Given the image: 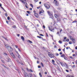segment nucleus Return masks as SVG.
<instances>
[{"mask_svg": "<svg viewBox=\"0 0 77 77\" xmlns=\"http://www.w3.org/2000/svg\"><path fill=\"white\" fill-rule=\"evenodd\" d=\"M59 30L60 31V33H61V32H62V29H59Z\"/></svg>", "mask_w": 77, "mask_h": 77, "instance_id": "23", "label": "nucleus"}, {"mask_svg": "<svg viewBox=\"0 0 77 77\" xmlns=\"http://www.w3.org/2000/svg\"><path fill=\"white\" fill-rule=\"evenodd\" d=\"M26 16H29V14H26Z\"/></svg>", "mask_w": 77, "mask_h": 77, "instance_id": "64", "label": "nucleus"}, {"mask_svg": "<svg viewBox=\"0 0 77 77\" xmlns=\"http://www.w3.org/2000/svg\"><path fill=\"white\" fill-rule=\"evenodd\" d=\"M44 12V10H42V11H40L39 12V14H42V13H43V12Z\"/></svg>", "mask_w": 77, "mask_h": 77, "instance_id": "9", "label": "nucleus"}, {"mask_svg": "<svg viewBox=\"0 0 77 77\" xmlns=\"http://www.w3.org/2000/svg\"><path fill=\"white\" fill-rule=\"evenodd\" d=\"M60 54H62V52H60Z\"/></svg>", "mask_w": 77, "mask_h": 77, "instance_id": "50", "label": "nucleus"}, {"mask_svg": "<svg viewBox=\"0 0 77 77\" xmlns=\"http://www.w3.org/2000/svg\"><path fill=\"white\" fill-rule=\"evenodd\" d=\"M46 35L47 36H48V34H47V33H46Z\"/></svg>", "mask_w": 77, "mask_h": 77, "instance_id": "58", "label": "nucleus"}, {"mask_svg": "<svg viewBox=\"0 0 77 77\" xmlns=\"http://www.w3.org/2000/svg\"><path fill=\"white\" fill-rule=\"evenodd\" d=\"M75 65H73L72 66V68H75Z\"/></svg>", "mask_w": 77, "mask_h": 77, "instance_id": "31", "label": "nucleus"}, {"mask_svg": "<svg viewBox=\"0 0 77 77\" xmlns=\"http://www.w3.org/2000/svg\"><path fill=\"white\" fill-rule=\"evenodd\" d=\"M77 23V21L76 20H74V21H73L72 23Z\"/></svg>", "mask_w": 77, "mask_h": 77, "instance_id": "32", "label": "nucleus"}, {"mask_svg": "<svg viewBox=\"0 0 77 77\" xmlns=\"http://www.w3.org/2000/svg\"><path fill=\"white\" fill-rule=\"evenodd\" d=\"M7 60H8L7 61L8 62H9L11 61V59H10L9 58H7Z\"/></svg>", "mask_w": 77, "mask_h": 77, "instance_id": "14", "label": "nucleus"}, {"mask_svg": "<svg viewBox=\"0 0 77 77\" xmlns=\"http://www.w3.org/2000/svg\"><path fill=\"white\" fill-rule=\"evenodd\" d=\"M59 54H58V53H56V56H59Z\"/></svg>", "mask_w": 77, "mask_h": 77, "instance_id": "38", "label": "nucleus"}, {"mask_svg": "<svg viewBox=\"0 0 77 77\" xmlns=\"http://www.w3.org/2000/svg\"><path fill=\"white\" fill-rule=\"evenodd\" d=\"M39 75L40 76V77H42V75L41 74V73H39Z\"/></svg>", "mask_w": 77, "mask_h": 77, "instance_id": "21", "label": "nucleus"}, {"mask_svg": "<svg viewBox=\"0 0 77 77\" xmlns=\"http://www.w3.org/2000/svg\"><path fill=\"white\" fill-rule=\"evenodd\" d=\"M20 1L22 2V3H23V4H24V5H27V3H26V2H25L26 1V0H20Z\"/></svg>", "mask_w": 77, "mask_h": 77, "instance_id": "5", "label": "nucleus"}, {"mask_svg": "<svg viewBox=\"0 0 77 77\" xmlns=\"http://www.w3.org/2000/svg\"><path fill=\"white\" fill-rule=\"evenodd\" d=\"M29 71L31 72H33V71H32V70L31 69H29Z\"/></svg>", "mask_w": 77, "mask_h": 77, "instance_id": "44", "label": "nucleus"}, {"mask_svg": "<svg viewBox=\"0 0 77 77\" xmlns=\"http://www.w3.org/2000/svg\"><path fill=\"white\" fill-rule=\"evenodd\" d=\"M66 72H69V71H68V70H66Z\"/></svg>", "mask_w": 77, "mask_h": 77, "instance_id": "46", "label": "nucleus"}, {"mask_svg": "<svg viewBox=\"0 0 77 77\" xmlns=\"http://www.w3.org/2000/svg\"><path fill=\"white\" fill-rule=\"evenodd\" d=\"M5 17H7L8 16V14H7V13H6L5 14Z\"/></svg>", "mask_w": 77, "mask_h": 77, "instance_id": "27", "label": "nucleus"}, {"mask_svg": "<svg viewBox=\"0 0 77 77\" xmlns=\"http://www.w3.org/2000/svg\"><path fill=\"white\" fill-rule=\"evenodd\" d=\"M54 48H57V46H56V45H55L54 46Z\"/></svg>", "mask_w": 77, "mask_h": 77, "instance_id": "54", "label": "nucleus"}, {"mask_svg": "<svg viewBox=\"0 0 77 77\" xmlns=\"http://www.w3.org/2000/svg\"><path fill=\"white\" fill-rule=\"evenodd\" d=\"M43 27L44 28V29H45V26L43 25Z\"/></svg>", "mask_w": 77, "mask_h": 77, "instance_id": "47", "label": "nucleus"}, {"mask_svg": "<svg viewBox=\"0 0 77 77\" xmlns=\"http://www.w3.org/2000/svg\"><path fill=\"white\" fill-rule=\"evenodd\" d=\"M48 54L50 57H51V54H50V52L48 53Z\"/></svg>", "mask_w": 77, "mask_h": 77, "instance_id": "17", "label": "nucleus"}, {"mask_svg": "<svg viewBox=\"0 0 77 77\" xmlns=\"http://www.w3.org/2000/svg\"><path fill=\"white\" fill-rule=\"evenodd\" d=\"M52 62L53 63H54V60H52Z\"/></svg>", "mask_w": 77, "mask_h": 77, "instance_id": "43", "label": "nucleus"}, {"mask_svg": "<svg viewBox=\"0 0 77 77\" xmlns=\"http://www.w3.org/2000/svg\"><path fill=\"white\" fill-rule=\"evenodd\" d=\"M57 34H59V32H57Z\"/></svg>", "mask_w": 77, "mask_h": 77, "instance_id": "62", "label": "nucleus"}, {"mask_svg": "<svg viewBox=\"0 0 77 77\" xmlns=\"http://www.w3.org/2000/svg\"><path fill=\"white\" fill-rule=\"evenodd\" d=\"M64 59L65 60H67L68 59V58H67V57H64Z\"/></svg>", "mask_w": 77, "mask_h": 77, "instance_id": "26", "label": "nucleus"}, {"mask_svg": "<svg viewBox=\"0 0 77 77\" xmlns=\"http://www.w3.org/2000/svg\"><path fill=\"white\" fill-rule=\"evenodd\" d=\"M5 46L6 47V48H7V49H8V48H9V46L6 44H5Z\"/></svg>", "mask_w": 77, "mask_h": 77, "instance_id": "10", "label": "nucleus"}, {"mask_svg": "<svg viewBox=\"0 0 77 77\" xmlns=\"http://www.w3.org/2000/svg\"><path fill=\"white\" fill-rule=\"evenodd\" d=\"M39 3L40 5H41V2H39Z\"/></svg>", "mask_w": 77, "mask_h": 77, "instance_id": "61", "label": "nucleus"}, {"mask_svg": "<svg viewBox=\"0 0 77 77\" xmlns=\"http://www.w3.org/2000/svg\"><path fill=\"white\" fill-rule=\"evenodd\" d=\"M28 42L29 43H30L31 44H32V42L30 41V40H28Z\"/></svg>", "mask_w": 77, "mask_h": 77, "instance_id": "25", "label": "nucleus"}, {"mask_svg": "<svg viewBox=\"0 0 77 77\" xmlns=\"http://www.w3.org/2000/svg\"><path fill=\"white\" fill-rule=\"evenodd\" d=\"M40 36H44V35H42V34H40Z\"/></svg>", "mask_w": 77, "mask_h": 77, "instance_id": "49", "label": "nucleus"}, {"mask_svg": "<svg viewBox=\"0 0 77 77\" xmlns=\"http://www.w3.org/2000/svg\"><path fill=\"white\" fill-rule=\"evenodd\" d=\"M4 56H8V54L6 53H4Z\"/></svg>", "mask_w": 77, "mask_h": 77, "instance_id": "19", "label": "nucleus"}, {"mask_svg": "<svg viewBox=\"0 0 77 77\" xmlns=\"http://www.w3.org/2000/svg\"><path fill=\"white\" fill-rule=\"evenodd\" d=\"M17 57H18L19 58H20V57H21L20 56V55H19V54H18Z\"/></svg>", "mask_w": 77, "mask_h": 77, "instance_id": "29", "label": "nucleus"}, {"mask_svg": "<svg viewBox=\"0 0 77 77\" xmlns=\"http://www.w3.org/2000/svg\"><path fill=\"white\" fill-rule=\"evenodd\" d=\"M45 74H47V72H45Z\"/></svg>", "mask_w": 77, "mask_h": 77, "instance_id": "52", "label": "nucleus"}, {"mask_svg": "<svg viewBox=\"0 0 77 77\" xmlns=\"http://www.w3.org/2000/svg\"><path fill=\"white\" fill-rule=\"evenodd\" d=\"M2 4H1V3H0V7H1V8H2V9H3V10H4V8H3V7H2Z\"/></svg>", "mask_w": 77, "mask_h": 77, "instance_id": "20", "label": "nucleus"}, {"mask_svg": "<svg viewBox=\"0 0 77 77\" xmlns=\"http://www.w3.org/2000/svg\"><path fill=\"white\" fill-rule=\"evenodd\" d=\"M61 57H65V54H62L61 56Z\"/></svg>", "mask_w": 77, "mask_h": 77, "instance_id": "13", "label": "nucleus"}, {"mask_svg": "<svg viewBox=\"0 0 77 77\" xmlns=\"http://www.w3.org/2000/svg\"><path fill=\"white\" fill-rule=\"evenodd\" d=\"M3 66H4V68H6V66H5L4 65H3Z\"/></svg>", "mask_w": 77, "mask_h": 77, "instance_id": "51", "label": "nucleus"}, {"mask_svg": "<svg viewBox=\"0 0 77 77\" xmlns=\"http://www.w3.org/2000/svg\"><path fill=\"white\" fill-rule=\"evenodd\" d=\"M55 5H56V6H58L59 5V3L57 2V1H56L55 3Z\"/></svg>", "mask_w": 77, "mask_h": 77, "instance_id": "12", "label": "nucleus"}, {"mask_svg": "<svg viewBox=\"0 0 77 77\" xmlns=\"http://www.w3.org/2000/svg\"><path fill=\"white\" fill-rule=\"evenodd\" d=\"M41 65L42 66L44 67V65H43V63H41Z\"/></svg>", "mask_w": 77, "mask_h": 77, "instance_id": "41", "label": "nucleus"}, {"mask_svg": "<svg viewBox=\"0 0 77 77\" xmlns=\"http://www.w3.org/2000/svg\"><path fill=\"white\" fill-rule=\"evenodd\" d=\"M75 49L76 50H77V46H76V47H75Z\"/></svg>", "mask_w": 77, "mask_h": 77, "instance_id": "55", "label": "nucleus"}, {"mask_svg": "<svg viewBox=\"0 0 77 77\" xmlns=\"http://www.w3.org/2000/svg\"><path fill=\"white\" fill-rule=\"evenodd\" d=\"M69 57L70 59H73V58L71 56Z\"/></svg>", "mask_w": 77, "mask_h": 77, "instance_id": "42", "label": "nucleus"}, {"mask_svg": "<svg viewBox=\"0 0 77 77\" xmlns=\"http://www.w3.org/2000/svg\"><path fill=\"white\" fill-rule=\"evenodd\" d=\"M33 12H34V14H35L37 13L36 12V11H34Z\"/></svg>", "mask_w": 77, "mask_h": 77, "instance_id": "35", "label": "nucleus"}, {"mask_svg": "<svg viewBox=\"0 0 77 77\" xmlns=\"http://www.w3.org/2000/svg\"><path fill=\"white\" fill-rule=\"evenodd\" d=\"M69 41V40L68 39H67L66 40V41L67 42H68V41Z\"/></svg>", "mask_w": 77, "mask_h": 77, "instance_id": "39", "label": "nucleus"}, {"mask_svg": "<svg viewBox=\"0 0 77 77\" xmlns=\"http://www.w3.org/2000/svg\"><path fill=\"white\" fill-rule=\"evenodd\" d=\"M42 40H43V41H44V39L43 38H42Z\"/></svg>", "mask_w": 77, "mask_h": 77, "instance_id": "56", "label": "nucleus"}, {"mask_svg": "<svg viewBox=\"0 0 77 77\" xmlns=\"http://www.w3.org/2000/svg\"><path fill=\"white\" fill-rule=\"evenodd\" d=\"M26 12H27V13H28V14H30V11H26Z\"/></svg>", "mask_w": 77, "mask_h": 77, "instance_id": "30", "label": "nucleus"}, {"mask_svg": "<svg viewBox=\"0 0 77 77\" xmlns=\"http://www.w3.org/2000/svg\"><path fill=\"white\" fill-rule=\"evenodd\" d=\"M57 21H59V19L57 18Z\"/></svg>", "mask_w": 77, "mask_h": 77, "instance_id": "63", "label": "nucleus"}, {"mask_svg": "<svg viewBox=\"0 0 77 77\" xmlns=\"http://www.w3.org/2000/svg\"><path fill=\"white\" fill-rule=\"evenodd\" d=\"M59 42L60 44H62V41H59Z\"/></svg>", "mask_w": 77, "mask_h": 77, "instance_id": "24", "label": "nucleus"}, {"mask_svg": "<svg viewBox=\"0 0 77 77\" xmlns=\"http://www.w3.org/2000/svg\"><path fill=\"white\" fill-rule=\"evenodd\" d=\"M44 6H45V8L47 9H49L50 8V6L49 5L47 4H44Z\"/></svg>", "mask_w": 77, "mask_h": 77, "instance_id": "1", "label": "nucleus"}, {"mask_svg": "<svg viewBox=\"0 0 77 77\" xmlns=\"http://www.w3.org/2000/svg\"><path fill=\"white\" fill-rule=\"evenodd\" d=\"M12 27H13V28H14V29H16V28H17L16 26H13Z\"/></svg>", "mask_w": 77, "mask_h": 77, "instance_id": "22", "label": "nucleus"}, {"mask_svg": "<svg viewBox=\"0 0 77 77\" xmlns=\"http://www.w3.org/2000/svg\"><path fill=\"white\" fill-rule=\"evenodd\" d=\"M27 76H28V74L26 73H25V77H27Z\"/></svg>", "mask_w": 77, "mask_h": 77, "instance_id": "16", "label": "nucleus"}, {"mask_svg": "<svg viewBox=\"0 0 77 77\" xmlns=\"http://www.w3.org/2000/svg\"><path fill=\"white\" fill-rule=\"evenodd\" d=\"M54 17L55 18H57V17H58V15H57L56 14H55Z\"/></svg>", "mask_w": 77, "mask_h": 77, "instance_id": "18", "label": "nucleus"}, {"mask_svg": "<svg viewBox=\"0 0 77 77\" xmlns=\"http://www.w3.org/2000/svg\"><path fill=\"white\" fill-rule=\"evenodd\" d=\"M25 7L26 8H27V9L28 8V7H27V5H25Z\"/></svg>", "mask_w": 77, "mask_h": 77, "instance_id": "48", "label": "nucleus"}, {"mask_svg": "<svg viewBox=\"0 0 77 77\" xmlns=\"http://www.w3.org/2000/svg\"><path fill=\"white\" fill-rule=\"evenodd\" d=\"M69 37L70 39H71V40H72V41L73 43H74V44H75V38H74L73 37L71 36H69Z\"/></svg>", "mask_w": 77, "mask_h": 77, "instance_id": "2", "label": "nucleus"}, {"mask_svg": "<svg viewBox=\"0 0 77 77\" xmlns=\"http://www.w3.org/2000/svg\"><path fill=\"white\" fill-rule=\"evenodd\" d=\"M49 29L51 31V32H52L53 30H54V29H52V27H50L48 26V27Z\"/></svg>", "mask_w": 77, "mask_h": 77, "instance_id": "6", "label": "nucleus"}, {"mask_svg": "<svg viewBox=\"0 0 77 77\" xmlns=\"http://www.w3.org/2000/svg\"><path fill=\"white\" fill-rule=\"evenodd\" d=\"M10 54L11 56H12V57L14 58V59H15V56L14 54H13V53L12 52H10Z\"/></svg>", "mask_w": 77, "mask_h": 77, "instance_id": "4", "label": "nucleus"}, {"mask_svg": "<svg viewBox=\"0 0 77 77\" xmlns=\"http://www.w3.org/2000/svg\"><path fill=\"white\" fill-rule=\"evenodd\" d=\"M15 47H16V48H18V46L17 45H15Z\"/></svg>", "mask_w": 77, "mask_h": 77, "instance_id": "36", "label": "nucleus"}, {"mask_svg": "<svg viewBox=\"0 0 77 77\" xmlns=\"http://www.w3.org/2000/svg\"><path fill=\"white\" fill-rule=\"evenodd\" d=\"M48 13L49 15V16H50V17H53V15L52 12H51L48 11Z\"/></svg>", "mask_w": 77, "mask_h": 77, "instance_id": "3", "label": "nucleus"}, {"mask_svg": "<svg viewBox=\"0 0 77 77\" xmlns=\"http://www.w3.org/2000/svg\"><path fill=\"white\" fill-rule=\"evenodd\" d=\"M58 50L59 51H61V49L60 48L58 49Z\"/></svg>", "mask_w": 77, "mask_h": 77, "instance_id": "45", "label": "nucleus"}, {"mask_svg": "<svg viewBox=\"0 0 77 77\" xmlns=\"http://www.w3.org/2000/svg\"><path fill=\"white\" fill-rule=\"evenodd\" d=\"M34 15L36 18H38V17H39V15H38V14L37 13L35 14Z\"/></svg>", "mask_w": 77, "mask_h": 77, "instance_id": "8", "label": "nucleus"}, {"mask_svg": "<svg viewBox=\"0 0 77 77\" xmlns=\"http://www.w3.org/2000/svg\"><path fill=\"white\" fill-rule=\"evenodd\" d=\"M38 68H41V66H38Z\"/></svg>", "mask_w": 77, "mask_h": 77, "instance_id": "53", "label": "nucleus"}, {"mask_svg": "<svg viewBox=\"0 0 77 77\" xmlns=\"http://www.w3.org/2000/svg\"><path fill=\"white\" fill-rule=\"evenodd\" d=\"M66 39V37H65L64 38V39Z\"/></svg>", "mask_w": 77, "mask_h": 77, "instance_id": "60", "label": "nucleus"}, {"mask_svg": "<svg viewBox=\"0 0 77 77\" xmlns=\"http://www.w3.org/2000/svg\"><path fill=\"white\" fill-rule=\"evenodd\" d=\"M37 38H40V39H41V38H42V37H40L39 36H37Z\"/></svg>", "mask_w": 77, "mask_h": 77, "instance_id": "34", "label": "nucleus"}, {"mask_svg": "<svg viewBox=\"0 0 77 77\" xmlns=\"http://www.w3.org/2000/svg\"><path fill=\"white\" fill-rule=\"evenodd\" d=\"M29 10H32V8H29Z\"/></svg>", "mask_w": 77, "mask_h": 77, "instance_id": "59", "label": "nucleus"}, {"mask_svg": "<svg viewBox=\"0 0 77 77\" xmlns=\"http://www.w3.org/2000/svg\"><path fill=\"white\" fill-rule=\"evenodd\" d=\"M71 75H68L66 76V77H71Z\"/></svg>", "mask_w": 77, "mask_h": 77, "instance_id": "33", "label": "nucleus"}, {"mask_svg": "<svg viewBox=\"0 0 77 77\" xmlns=\"http://www.w3.org/2000/svg\"><path fill=\"white\" fill-rule=\"evenodd\" d=\"M8 50H11V51H13V49L12 48L9 46V48H8Z\"/></svg>", "mask_w": 77, "mask_h": 77, "instance_id": "7", "label": "nucleus"}, {"mask_svg": "<svg viewBox=\"0 0 77 77\" xmlns=\"http://www.w3.org/2000/svg\"><path fill=\"white\" fill-rule=\"evenodd\" d=\"M30 5L32 8H33V5L32 4H30Z\"/></svg>", "mask_w": 77, "mask_h": 77, "instance_id": "28", "label": "nucleus"}, {"mask_svg": "<svg viewBox=\"0 0 77 77\" xmlns=\"http://www.w3.org/2000/svg\"><path fill=\"white\" fill-rule=\"evenodd\" d=\"M18 49L19 51H21V50H20V48H18Z\"/></svg>", "mask_w": 77, "mask_h": 77, "instance_id": "57", "label": "nucleus"}, {"mask_svg": "<svg viewBox=\"0 0 77 77\" xmlns=\"http://www.w3.org/2000/svg\"><path fill=\"white\" fill-rule=\"evenodd\" d=\"M21 39L23 41H24V37L23 36H21Z\"/></svg>", "mask_w": 77, "mask_h": 77, "instance_id": "11", "label": "nucleus"}, {"mask_svg": "<svg viewBox=\"0 0 77 77\" xmlns=\"http://www.w3.org/2000/svg\"><path fill=\"white\" fill-rule=\"evenodd\" d=\"M69 44H72V42H69Z\"/></svg>", "mask_w": 77, "mask_h": 77, "instance_id": "37", "label": "nucleus"}, {"mask_svg": "<svg viewBox=\"0 0 77 77\" xmlns=\"http://www.w3.org/2000/svg\"><path fill=\"white\" fill-rule=\"evenodd\" d=\"M51 58H52V57H54V55L53 54H51V57H50Z\"/></svg>", "mask_w": 77, "mask_h": 77, "instance_id": "15", "label": "nucleus"}, {"mask_svg": "<svg viewBox=\"0 0 77 77\" xmlns=\"http://www.w3.org/2000/svg\"><path fill=\"white\" fill-rule=\"evenodd\" d=\"M7 19L8 20H10V18L9 17H8L7 18Z\"/></svg>", "mask_w": 77, "mask_h": 77, "instance_id": "40", "label": "nucleus"}]
</instances>
